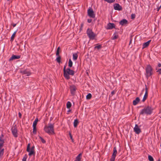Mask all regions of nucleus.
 <instances>
[{
  "instance_id": "obj_21",
  "label": "nucleus",
  "mask_w": 161,
  "mask_h": 161,
  "mask_svg": "<svg viewBox=\"0 0 161 161\" xmlns=\"http://www.w3.org/2000/svg\"><path fill=\"white\" fill-rule=\"evenodd\" d=\"M38 121V119L37 118H36L35 120L33 122V127H36V125H37V122Z\"/></svg>"
},
{
  "instance_id": "obj_30",
  "label": "nucleus",
  "mask_w": 161,
  "mask_h": 161,
  "mask_svg": "<svg viewBox=\"0 0 161 161\" xmlns=\"http://www.w3.org/2000/svg\"><path fill=\"white\" fill-rule=\"evenodd\" d=\"M118 37V35H117V34H114L113 35V36L112 37V39L113 40L115 39H117Z\"/></svg>"
},
{
  "instance_id": "obj_31",
  "label": "nucleus",
  "mask_w": 161,
  "mask_h": 161,
  "mask_svg": "<svg viewBox=\"0 0 161 161\" xmlns=\"http://www.w3.org/2000/svg\"><path fill=\"white\" fill-rule=\"evenodd\" d=\"M104 1L109 3H112L114 2L115 0H104Z\"/></svg>"
},
{
  "instance_id": "obj_36",
  "label": "nucleus",
  "mask_w": 161,
  "mask_h": 161,
  "mask_svg": "<svg viewBox=\"0 0 161 161\" xmlns=\"http://www.w3.org/2000/svg\"><path fill=\"white\" fill-rule=\"evenodd\" d=\"M36 127H33V133L36 134Z\"/></svg>"
},
{
  "instance_id": "obj_20",
  "label": "nucleus",
  "mask_w": 161,
  "mask_h": 161,
  "mask_svg": "<svg viewBox=\"0 0 161 161\" xmlns=\"http://www.w3.org/2000/svg\"><path fill=\"white\" fill-rule=\"evenodd\" d=\"M81 153H80L76 157L75 161H80L81 158Z\"/></svg>"
},
{
  "instance_id": "obj_33",
  "label": "nucleus",
  "mask_w": 161,
  "mask_h": 161,
  "mask_svg": "<svg viewBox=\"0 0 161 161\" xmlns=\"http://www.w3.org/2000/svg\"><path fill=\"white\" fill-rule=\"evenodd\" d=\"M57 56V57L56 58V60L58 63H59L60 62L61 57L59 55Z\"/></svg>"
},
{
  "instance_id": "obj_27",
  "label": "nucleus",
  "mask_w": 161,
  "mask_h": 161,
  "mask_svg": "<svg viewBox=\"0 0 161 161\" xmlns=\"http://www.w3.org/2000/svg\"><path fill=\"white\" fill-rule=\"evenodd\" d=\"M73 62L70 59H69L68 66L69 67H71L72 66Z\"/></svg>"
},
{
  "instance_id": "obj_4",
  "label": "nucleus",
  "mask_w": 161,
  "mask_h": 161,
  "mask_svg": "<svg viewBox=\"0 0 161 161\" xmlns=\"http://www.w3.org/2000/svg\"><path fill=\"white\" fill-rule=\"evenodd\" d=\"M86 33L90 40H93L94 39L96 34L93 33L92 30L88 29L87 30Z\"/></svg>"
},
{
  "instance_id": "obj_37",
  "label": "nucleus",
  "mask_w": 161,
  "mask_h": 161,
  "mask_svg": "<svg viewBox=\"0 0 161 161\" xmlns=\"http://www.w3.org/2000/svg\"><path fill=\"white\" fill-rule=\"evenodd\" d=\"M27 158V156L26 155H25V156L23 157L22 161H26V160Z\"/></svg>"
},
{
  "instance_id": "obj_41",
  "label": "nucleus",
  "mask_w": 161,
  "mask_h": 161,
  "mask_svg": "<svg viewBox=\"0 0 161 161\" xmlns=\"http://www.w3.org/2000/svg\"><path fill=\"white\" fill-rule=\"evenodd\" d=\"M135 17V15L134 14H132L131 15V18L134 19Z\"/></svg>"
},
{
  "instance_id": "obj_40",
  "label": "nucleus",
  "mask_w": 161,
  "mask_h": 161,
  "mask_svg": "<svg viewBox=\"0 0 161 161\" xmlns=\"http://www.w3.org/2000/svg\"><path fill=\"white\" fill-rule=\"evenodd\" d=\"M144 95H146L147 96V88H146V92L145 93V94Z\"/></svg>"
},
{
  "instance_id": "obj_42",
  "label": "nucleus",
  "mask_w": 161,
  "mask_h": 161,
  "mask_svg": "<svg viewBox=\"0 0 161 161\" xmlns=\"http://www.w3.org/2000/svg\"><path fill=\"white\" fill-rule=\"evenodd\" d=\"M148 159L150 161H151V156L150 155H148Z\"/></svg>"
},
{
  "instance_id": "obj_1",
  "label": "nucleus",
  "mask_w": 161,
  "mask_h": 161,
  "mask_svg": "<svg viewBox=\"0 0 161 161\" xmlns=\"http://www.w3.org/2000/svg\"><path fill=\"white\" fill-rule=\"evenodd\" d=\"M66 68V66L65 65L63 69L64 75L66 79L68 80L70 79L69 75L73 76L74 75V72L69 68Z\"/></svg>"
},
{
  "instance_id": "obj_26",
  "label": "nucleus",
  "mask_w": 161,
  "mask_h": 161,
  "mask_svg": "<svg viewBox=\"0 0 161 161\" xmlns=\"http://www.w3.org/2000/svg\"><path fill=\"white\" fill-rule=\"evenodd\" d=\"M71 106V103L69 102H68L67 103L66 106L68 108H69Z\"/></svg>"
},
{
  "instance_id": "obj_46",
  "label": "nucleus",
  "mask_w": 161,
  "mask_h": 161,
  "mask_svg": "<svg viewBox=\"0 0 161 161\" xmlns=\"http://www.w3.org/2000/svg\"><path fill=\"white\" fill-rule=\"evenodd\" d=\"M157 11H159V9H160V8L159 7H158V8H157Z\"/></svg>"
},
{
  "instance_id": "obj_45",
  "label": "nucleus",
  "mask_w": 161,
  "mask_h": 161,
  "mask_svg": "<svg viewBox=\"0 0 161 161\" xmlns=\"http://www.w3.org/2000/svg\"><path fill=\"white\" fill-rule=\"evenodd\" d=\"M34 147H33L31 149H30V150H33V151H34Z\"/></svg>"
},
{
  "instance_id": "obj_12",
  "label": "nucleus",
  "mask_w": 161,
  "mask_h": 161,
  "mask_svg": "<svg viewBox=\"0 0 161 161\" xmlns=\"http://www.w3.org/2000/svg\"><path fill=\"white\" fill-rule=\"evenodd\" d=\"M20 58V56L12 55V57L10 58L9 60L11 61L14 59H19Z\"/></svg>"
},
{
  "instance_id": "obj_8",
  "label": "nucleus",
  "mask_w": 161,
  "mask_h": 161,
  "mask_svg": "<svg viewBox=\"0 0 161 161\" xmlns=\"http://www.w3.org/2000/svg\"><path fill=\"white\" fill-rule=\"evenodd\" d=\"M11 131L12 133L13 134V136L15 137H17V129L16 127L15 126L11 128Z\"/></svg>"
},
{
  "instance_id": "obj_35",
  "label": "nucleus",
  "mask_w": 161,
  "mask_h": 161,
  "mask_svg": "<svg viewBox=\"0 0 161 161\" xmlns=\"http://www.w3.org/2000/svg\"><path fill=\"white\" fill-rule=\"evenodd\" d=\"M39 138L40 139V141L43 143H45L46 142V141L41 136H39Z\"/></svg>"
},
{
  "instance_id": "obj_7",
  "label": "nucleus",
  "mask_w": 161,
  "mask_h": 161,
  "mask_svg": "<svg viewBox=\"0 0 161 161\" xmlns=\"http://www.w3.org/2000/svg\"><path fill=\"white\" fill-rule=\"evenodd\" d=\"M134 130L137 134H139L141 132L140 127L136 124L135 125V126L134 128Z\"/></svg>"
},
{
  "instance_id": "obj_50",
  "label": "nucleus",
  "mask_w": 161,
  "mask_h": 161,
  "mask_svg": "<svg viewBox=\"0 0 161 161\" xmlns=\"http://www.w3.org/2000/svg\"><path fill=\"white\" fill-rule=\"evenodd\" d=\"M70 111H71V110H69L68 111V112H70Z\"/></svg>"
},
{
  "instance_id": "obj_23",
  "label": "nucleus",
  "mask_w": 161,
  "mask_h": 161,
  "mask_svg": "<svg viewBox=\"0 0 161 161\" xmlns=\"http://www.w3.org/2000/svg\"><path fill=\"white\" fill-rule=\"evenodd\" d=\"M73 59L74 60H76L78 58V55L76 53H73Z\"/></svg>"
},
{
  "instance_id": "obj_19",
  "label": "nucleus",
  "mask_w": 161,
  "mask_h": 161,
  "mask_svg": "<svg viewBox=\"0 0 161 161\" xmlns=\"http://www.w3.org/2000/svg\"><path fill=\"white\" fill-rule=\"evenodd\" d=\"M151 40H150L148 41V42L145 43L143 45V48H144L147 47L149 45V44Z\"/></svg>"
},
{
  "instance_id": "obj_22",
  "label": "nucleus",
  "mask_w": 161,
  "mask_h": 161,
  "mask_svg": "<svg viewBox=\"0 0 161 161\" xmlns=\"http://www.w3.org/2000/svg\"><path fill=\"white\" fill-rule=\"evenodd\" d=\"M79 122L78 121V120L76 119L74 120V126L75 127H76L77 126Z\"/></svg>"
},
{
  "instance_id": "obj_49",
  "label": "nucleus",
  "mask_w": 161,
  "mask_h": 161,
  "mask_svg": "<svg viewBox=\"0 0 161 161\" xmlns=\"http://www.w3.org/2000/svg\"><path fill=\"white\" fill-rule=\"evenodd\" d=\"M154 160V159L152 157V161H153Z\"/></svg>"
},
{
  "instance_id": "obj_10",
  "label": "nucleus",
  "mask_w": 161,
  "mask_h": 161,
  "mask_svg": "<svg viewBox=\"0 0 161 161\" xmlns=\"http://www.w3.org/2000/svg\"><path fill=\"white\" fill-rule=\"evenodd\" d=\"M71 93L74 95L75 94L76 90V87L74 85H72L70 87Z\"/></svg>"
},
{
  "instance_id": "obj_53",
  "label": "nucleus",
  "mask_w": 161,
  "mask_h": 161,
  "mask_svg": "<svg viewBox=\"0 0 161 161\" xmlns=\"http://www.w3.org/2000/svg\"><path fill=\"white\" fill-rule=\"evenodd\" d=\"M131 41H130V43H131Z\"/></svg>"
},
{
  "instance_id": "obj_13",
  "label": "nucleus",
  "mask_w": 161,
  "mask_h": 161,
  "mask_svg": "<svg viewBox=\"0 0 161 161\" xmlns=\"http://www.w3.org/2000/svg\"><path fill=\"white\" fill-rule=\"evenodd\" d=\"M146 71L147 76L151 75V68L150 66H147L146 68Z\"/></svg>"
},
{
  "instance_id": "obj_47",
  "label": "nucleus",
  "mask_w": 161,
  "mask_h": 161,
  "mask_svg": "<svg viewBox=\"0 0 161 161\" xmlns=\"http://www.w3.org/2000/svg\"><path fill=\"white\" fill-rule=\"evenodd\" d=\"M69 135H70V138L71 139H72V136L70 133L69 134Z\"/></svg>"
},
{
  "instance_id": "obj_43",
  "label": "nucleus",
  "mask_w": 161,
  "mask_h": 161,
  "mask_svg": "<svg viewBox=\"0 0 161 161\" xmlns=\"http://www.w3.org/2000/svg\"><path fill=\"white\" fill-rule=\"evenodd\" d=\"M21 114L19 112V117L20 118H21Z\"/></svg>"
},
{
  "instance_id": "obj_3",
  "label": "nucleus",
  "mask_w": 161,
  "mask_h": 161,
  "mask_svg": "<svg viewBox=\"0 0 161 161\" xmlns=\"http://www.w3.org/2000/svg\"><path fill=\"white\" fill-rule=\"evenodd\" d=\"M140 114L150 115L151 114V108L147 106L144 108L141 111Z\"/></svg>"
},
{
  "instance_id": "obj_15",
  "label": "nucleus",
  "mask_w": 161,
  "mask_h": 161,
  "mask_svg": "<svg viewBox=\"0 0 161 161\" xmlns=\"http://www.w3.org/2000/svg\"><path fill=\"white\" fill-rule=\"evenodd\" d=\"M127 20L125 19H123L122 20H121L119 22L120 24L121 25H125L127 24Z\"/></svg>"
},
{
  "instance_id": "obj_38",
  "label": "nucleus",
  "mask_w": 161,
  "mask_h": 161,
  "mask_svg": "<svg viewBox=\"0 0 161 161\" xmlns=\"http://www.w3.org/2000/svg\"><path fill=\"white\" fill-rule=\"evenodd\" d=\"M147 96L146 95H144L143 97V98L142 99V101L144 102L145 100L146 99Z\"/></svg>"
},
{
  "instance_id": "obj_51",
  "label": "nucleus",
  "mask_w": 161,
  "mask_h": 161,
  "mask_svg": "<svg viewBox=\"0 0 161 161\" xmlns=\"http://www.w3.org/2000/svg\"><path fill=\"white\" fill-rule=\"evenodd\" d=\"M159 7L161 8V4L160 5V6Z\"/></svg>"
},
{
  "instance_id": "obj_24",
  "label": "nucleus",
  "mask_w": 161,
  "mask_h": 161,
  "mask_svg": "<svg viewBox=\"0 0 161 161\" xmlns=\"http://www.w3.org/2000/svg\"><path fill=\"white\" fill-rule=\"evenodd\" d=\"M4 142V140L3 139H2L1 138L0 139V148H2L3 145V143Z\"/></svg>"
},
{
  "instance_id": "obj_16",
  "label": "nucleus",
  "mask_w": 161,
  "mask_h": 161,
  "mask_svg": "<svg viewBox=\"0 0 161 161\" xmlns=\"http://www.w3.org/2000/svg\"><path fill=\"white\" fill-rule=\"evenodd\" d=\"M114 26L115 25L114 24L109 23L107 25V29H112L114 28Z\"/></svg>"
},
{
  "instance_id": "obj_54",
  "label": "nucleus",
  "mask_w": 161,
  "mask_h": 161,
  "mask_svg": "<svg viewBox=\"0 0 161 161\" xmlns=\"http://www.w3.org/2000/svg\"><path fill=\"white\" fill-rule=\"evenodd\" d=\"M8 1H9V0H7Z\"/></svg>"
},
{
  "instance_id": "obj_29",
  "label": "nucleus",
  "mask_w": 161,
  "mask_h": 161,
  "mask_svg": "<svg viewBox=\"0 0 161 161\" xmlns=\"http://www.w3.org/2000/svg\"><path fill=\"white\" fill-rule=\"evenodd\" d=\"M92 97V95L90 93H89L86 96V98L87 99H90Z\"/></svg>"
},
{
  "instance_id": "obj_2",
  "label": "nucleus",
  "mask_w": 161,
  "mask_h": 161,
  "mask_svg": "<svg viewBox=\"0 0 161 161\" xmlns=\"http://www.w3.org/2000/svg\"><path fill=\"white\" fill-rule=\"evenodd\" d=\"M53 125L51 124H49L48 126H46L44 129V131L49 135L54 134L53 129Z\"/></svg>"
},
{
  "instance_id": "obj_44",
  "label": "nucleus",
  "mask_w": 161,
  "mask_h": 161,
  "mask_svg": "<svg viewBox=\"0 0 161 161\" xmlns=\"http://www.w3.org/2000/svg\"><path fill=\"white\" fill-rule=\"evenodd\" d=\"M115 93V92H114V91H113L112 92H111V94L112 95H113Z\"/></svg>"
},
{
  "instance_id": "obj_34",
  "label": "nucleus",
  "mask_w": 161,
  "mask_h": 161,
  "mask_svg": "<svg viewBox=\"0 0 161 161\" xmlns=\"http://www.w3.org/2000/svg\"><path fill=\"white\" fill-rule=\"evenodd\" d=\"M60 47H58L57 49V52L56 53V56H58L59 53Z\"/></svg>"
},
{
  "instance_id": "obj_28",
  "label": "nucleus",
  "mask_w": 161,
  "mask_h": 161,
  "mask_svg": "<svg viewBox=\"0 0 161 161\" xmlns=\"http://www.w3.org/2000/svg\"><path fill=\"white\" fill-rule=\"evenodd\" d=\"M16 31H15L13 34H12L11 37V40L13 41L14 40V37L15 36V35L16 34Z\"/></svg>"
},
{
  "instance_id": "obj_9",
  "label": "nucleus",
  "mask_w": 161,
  "mask_h": 161,
  "mask_svg": "<svg viewBox=\"0 0 161 161\" xmlns=\"http://www.w3.org/2000/svg\"><path fill=\"white\" fill-rule=\"evenodd\" d=\"M27 151L29 153V155L30 156H31L34 153V151H33V150H30V144H29L27 146Z\"/></svg>"
},
{
  "instance_id": "obj_39",
  "label": "nucleus",
  "mask_w": 161,
  "mask_h": 161,
  "mask_svg": "<svg viewBox=\"0 0 161 161\" xmlns=\"http://www.w3.org/2000/svg\"><path fill=\"white\" fill-rule=\"evenodd\" d=\"M92 20L91 19H87V22L89 23H91L92 22Z\"/></svg>"
},
{
  "instance_id": "obj_17",
  "label": "nucleus",
  "mask_w": 161,
  "mask_h": 161,
  "mask_svg": "<svg viewBox=\"0 0 161 161\" xmlns=\"http://www.w3.org/2000/svg\"><path fill=\"white\" fill-rule=\"evenodd\" d=\"M157 71L159 73V74H161V64H159L158 66L156 68Z\"/></svg>"
},
{
  "instance_id": "obj_18",
  "label": "nucleus",
  "mask_w": 161,
  "mask_h": 161,
  "mask_svg": "<svg viewBox=\"0 0 161 161\" xmlns=\"http://www.w3.org/2000/svg\"><path fill=\"white\" fill-rule=\"evenodd\" d=\"M140 101V98L138 97H136L135 100L133 101V105H136Z\"/></svg>"
},
{
  "instance_id": "obj_25",
  "label": "nucleus",
  "mask_w": 161,
  "mask_h": 161,
  "mask_svg": "<svg viewBox=\"0 0 161 161\" xmlns=\"http://www.w3.org/2000/svg\"><path fill=\"white\" fill-rule=\"evenodd\" d=\"M4 149L0 148V157H1L3 154L4 153Z\"/></svg>"
},
{
  "instance_id": "obj_14",
  "label": "nucleus",
  "mask_w": 161,
  "mask_h": 161,
  "mask_svg": "<svg viewBox=\"0 0 161 161\" xmlns=\"http://www.w3.org/2000/svg\"><path fill=\"white\" fill-rule=\"evenodd\" d=\"M20 72L23 74H26L27 76L29 75H30L29 71L27 70H22L20 71Z\"/></svg>"
},
{
  "instance_id": "obj_48",
  "label": "nucleus",
  "mask_w": 161,
  "mask_h": 161,
  "mask_svg": "<svg viewBox=\"0 0 161 161\" xmlns=\"http://www.w3.org/2000/svg\"><path fill=\"white\" fill-rule=\"evenodd\" d=\"M16 25V24H14L13 25V27H15V26Z\"/></svg>"
},
{
  "instance_id": "obj_5",
  "label": "nucleus",
  "mask_w": 161,
  "mask_h": 161,
  "mask_svg": "<svg viewBox=\"0 0 161 161\" xmlns=\"http://www.w3.org/2000/svg\"><path fill=\"white\" fill-rule=\"evenodd\" d=\"M87 13L88 15L91 18H94L95 17V14L92 9L89 8L88 10Z\"/></svg>"
},
{
  "instance_id": "obj_6",
  "label": "nucleus",
  "mask_w": 161,
  "mask_h": 161,
  "mask_svg": "<svg viewBox=\"0 0 161 161\" xmlns=\"http://www.w3.org/2000/svg\"><path fill=\"white\" fill-rule=\"evenodd\" d=\"M117 153V151L116 147H114L113 149V153L112 157L110 159V161H114L115 157Z\"/></svg>"
},
{
  "instance_id": "obj_32",
  "label": "nucleus",
  "mask_w": 161,
  "mask_h": 161,
  "mask_svg": "<svg viewBox=\"0 0 161 161\" xmlns=\"http://www.w3.org/2000/svg\"><path fill=\"white\" fill-rule=\"evenodd\" d=\"M101 48H102V46L101 45H98L97 46H96L94 47V48L95 49H97L98 50L101 49Z\"/></svg>"
},
{
  "instance_id": "obj_52",
  "label": "nucleus",
  "mask_w": 161,
  "mask_h": 161,
  "mask_svg": "<svg viewBox=\"0 0 161 161\" xmlns=\"http://www.w3.org/2000/svg\"><path fill=\"white\" fill-rule=\"evenodd\" d=\"M83 24L81 25V26H83Z\"/></svg>"
},
{
  "instance_id": "obj_11",
  "label": "nucleus",
  "mask_w": 161,
  "mask_h": 161,
  "mask_svg": "<svg viewBox=\"0 0 161 161\" xmlns=\"http://www.w3.org/2000/svg\"><path fill=\"white\" fill-rule=\"evenodd\" d=\"M114 9L115 10H121L122 9V7L118 3H115L114 5Z\"/></svg>"
}]
</instances>
